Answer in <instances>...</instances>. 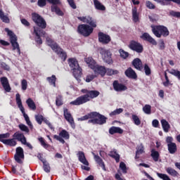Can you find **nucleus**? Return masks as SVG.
Wrapping results in <instances>:
<instances>
[{"label": "nucleus", "instance_id": "obj_63", "mask_svg": "<svg viewBox=\"0 0 180 180\" xmlns=\"http://www.w3.org/2000/svg\"><path fill=\"white\" fill-rule=\"evenodd\" d=\"M144 153V146H141L136 150V155H139V154H143Z\"/></svg>", "mask_w": 180, "mask_h": 180}, {"label": "nucleus", "instance_id": "obj_52", "mask_svg": "<svg viewBox=\"0 0 180 180\" xmlns=\"http://www.w3.org/2000/svg\"><path fill=\"white\" fill-rule=\"evenodd\" d=\"M43 168H44V171L45 172H46L47 174H49V172H50V165L49 164V162H44L43 163Z\"/></svg>", "mask_w": 180, "mask_h": 180}, {"label": "nucleus", "instance_id": "obj_33", "mask_svg": "<svg viewBox=\"0 0 180 180\" xmlns=\"http://www.w3.org/2000/svg\"><path fill=\"white\" fill-rule=\"evenodd\" d=\"M167 150L169 154H175V153H176L178 150L176 147V143H173L167 144Z\"/></svg>", "mask_w": 180, "mask_h": 180}, {"label": "nucleus", "instance_id": "obj_62", "mask_svg": "<svg viewBox=\"0 0 180 180\" xmlns=\"http://www.w3.org/2000/svg\"><path fill=\"white\" fill-rule=\"evenodd\" d=\"M0 65H1V68H4L6 71H9V70H11V68L9 67V65H8L4 62H1L0 63Z\"/></svg>", "mask_w": 180, "mask_h": 180}, {"label": "nucleus", "instance_id": "obj_18", "mask_svg": "<svg viewBox=\"0 0 180 180\" xmlns=\"http://www.w3.org/2000/svg\"><path fill=\"white\" fill-rule=\"evenodd\" d=\"M92 155H94V158L96 164L99 165L102 168L103 171H106V166L105 165V162H103V160L99 157L98 155L95 154V153L91 152Z\"/></svg>", "mask_w": 180, "mask_h": 180}, {"label": "nucleus", "instance_id": "obj_45", "mask_svg": "<svg viewBox=\"0 0 180 180\" xmlns=\"http://www.w3.org/2000/svg\"><path fill=\"white\" fill-rule=\"evenodd\" d=\"M34 32L36 35L35 41L37 43V44H43V40H41V37H40V34H39L37 30H34Z\"/></svg>", "mask_w": 180, "mask_h": 180}, {"label": "nucleus", "instance_id": "obj_2", "mask_svg": "<svg viewBox=\"0 0 180 180\" xmlns=\"http://www.w3.org/2000/svg\"><path fill=\"white\" fill-rule=\"evenodd\" d=\"M78 120L80 122L88 120L89 124L91 123V124H99L100 126H102V124H105L106 123L108 117L98 112H91L79 118Z\"/></svg>", "mask_w": 180, "mask_h": 180}, {"label": "nucleus", "instance_id": "obj_58", "mask_svg": "<svg viewBox=\"0 0 180 180\" xmlns=\"http://www.w3.org/2000/svg\"><path fill=\"white\" fill-rule=\"evenodd\" d=\"M21 88L22 91H26L27 89V80L22 79L21 82Z\"/></svg>", "mask_w": 180, "mask_h": 180}, {"label": "nucleus", "instance_id": "obj_39", "mask_svg": "<svg viewBox=\"0 0 180 180\" xmlns=\"http://www.w3.org/2000/svg\"><path fill=\"white\" fill-rule=\"evenodd\" d=\"M84 61L88 64L89 67H90L91 70L94 68L95 64H96V62H95V60H94L92 57L84 58Z\"/></svg>", "mask_w": 180, "mask_h": 180}, {"label": "nucleus", "instance_id": "obj_36", "mask_svg": "<svg viewBox=\"0 0 180 180\" xmlns=\"http://www.w3.org/2000/svg\"><path fill=\"white\" fill-rule=\"evenodd\" d=\"M139 12H137V7L135 6L132 8V19L135 23H137V22H139Z\"/></svg>", "mask_w": 180, "mask_h": 180}, {"label": "nucleus", "instance_id": "obj_13", "mask_svg": "<svg viewBox=\"0 0 180 180\" xmlns=\"http://www.w3.org/2000/svg\"><path fill=\"white\" fill-rule=\"evenodd\" d=\"M98 41L101 43V44H109L110 43L112 39L110 36L102 32H98Z\"/></svg>", "mask_w": 180, "mask_h": 180}, {"label": "nucleus", "instance_id": "obj_9", "mask_svg": "<svg viewBox=\"0 0 180 180\" xmlns=\"http://www.w3.org/2000/svg\"><path fill=\"white\" fill-rule=\"evenodd\" d=\"M100 54H101L103 60L107 64H113V59H112V52L109 50H106L103 48L98 49Z\"/></svg>", "mask_w": 180, "mask_h": 180}, {"label": "nucleus", "instance_id": "obj_27", "mask_svg": "<svg viewBox=\"0 0 180 180\" xmlns=\"http://www.w3.org/2000/svg\"><path fill=\"white\" fill-rule=\"evenodd\" d=\"M46 42L48 46L53 49V51H56L60 46L57 44L54 40L51 39V38H46Z\"/></svg>", "mask_w": 180, "mask_h": 180}, {"label": "nucleus", "instance_id": "obj_29", "mask_svg": "<svg viewBox=\"0 0 180 180\" xmlns=\"http://www.w3.org/2000/svg\"><path fill=\"white\" fill-rule=\"evenodd\" d=\"M160 123L162 124L163 131H165V133H168V131H169V129H171V125H169L168 121L165 119H162L161 120Z\"/></svg>", "mask_w": 180, "mask_h": 180}, {"label": "nucleus", "instance_id": "obj_38", "mask_svg": "<svg viewBox=\"0 0 180 180\" xmlns=\"http://www.w3.org/2000/svg\"><path fill=\"white\" fill-rule=\"evenodd\" d=\"M46 81H48L49 85L56 88V82H57V77L56 75H53L51 77H46Z\"/></svg>", "mask_w": 180, "mask_h": 180}, {"label": "nucleus", "instance_id": "obj_57", "mask_svg": "<svg viewBox=\"0 0 180 180\" xmlns=\"http://www.w3.org/2000/svg\"><path fill=\"white\" fill-rule=\"evenodd\" d=\"M96 78V75H89L86 77V82H91V81H94Z\"/></svg>", "mask_w": 180, "mask_h": 180}, {"label": "nucleus", "instance_id": "obj_10", "mask_svg": "<svg viewBox=\"0 0 180 180\" xmlns=\"http://www.w3.org/2000/svg\"><path fill=\"white\" fill-rule=\"evenodd\" d=\"M128 47L130 49V50H132V51L138 53V54H141V53L144 51V47L140 42L137 41H130Z\"/></svg>", "mask_w": 180, "mask_h": 180}, {"label": "nucleus", "instance_id": "obj_43", "mask_svg": "<svg viewBox=\"0 0 180 180\" xmlns=\"http://www.w3.org/2000/svg\"><path fill=\"white\" fill-rule=\"evenodd\" d=\"M18 127L21 131H24V133L26 134H28L29 131H30L29 127H27V126H26L25 124H20Z\"/></svg>", "mask_w": 180, "mask_h": 180}, {"label": "nucleus", "instance_id": "obj_55", "mask_svg": "<svg viewBox=\"0 0 180 180\" xmlns=\"http://www.w3.org/2000/svg\"><path fill=\"white\" fill-rule=\"evenodd\" d=\"M37 5L39 8H44L47 5V0H38Z\"/></svg>", "mask_w": 180, "mask_h": 180}, {"label": "nucleus", "instance_id": "obj_6", "mask_svg": "<svg viewBox=\"0 0 180 180\" xmlns=\"http://www.w3.org/2000/svg\"><path fill=\"white\" fill-rule=\"evenodd\" d=\"M15 101L20 110L21 111V112L24 116V118L27 124L30 127H33V124H32V122H30V118H29V115H27V114H26V112H25V108L23 107V104H22V99L20 98V94H17L15 95Z\"/></svg>", "mask_w": 180, "mask_h": 180}, {"label": "nucleus", "instance_id": "obj_44", "mask_svg": "<svg viewBox=\"0 0 180 180\" xmlns=\"http://www.w3.org/2000/svg\"><path fill=\"white\" fill-rule=\"evenodd\" d=\"M35 120L38 124H41L43 123V120L44 117L41 114H37L34 116Z\"/></svg>", "mask_w": 180, "mask_h": 180}, {"label": "nucleus", "instance_id": "obj_34", "mask_svg": "<svg viewBox=\"0 0 180 180\" xmlns=\"http://www.w3.org/2000/svg\"><path fill=\"white\" fill-rule=\"evenodd\" d=\"M51 12H55V13H56L58 16H64V13L63 12V11H61L60 8H59V7L57 6V5L51 6Z\"/></svg>", "mask_w": 180, "mask_h": 180}, {"label": "nucleus", "instance_id": "obj_53", "mask_svg": "<svg viewBox=\"0 0 180 180\" xmlns=\"http://www.w3.org/2000/svg\"><path fill=\"white\" fill-rule=\"evenodd\" d=\"M143 70L145 71L146 75H151V68H150V66H148V64L144 65Z\"/></svg>", "mask_w": 180, "mask_h": 180}, {"label": "nucleus", "instance_id": "obj_61", "mask_svg": "<svg viewBox=\"0 0 180 180\" xmlns=\"http://www.w3.org/2000/svg\"><path fill=\"white\" fill-rule=\"evenodd\" d=\"M34 30H37V32H38L39 36H42V37L46 36V31H44L39 27L34 28Z\"/></svg>", "mask_w": 180, "mask_h": 180}, {"label": "nucleus", "instance_id": "obj_32", "mask_svg": "<svg viewBox=\"0 0 180 180\" xmlns=\"http://www.w3.org/2000/svg\"><path fill=\"white\" fill-rule=\"evenodd\" d=\"M38 141H39L41 146L44 147V148H45L46 150H49V151L51 150V146L46 143V140H44L43 137L38 138Z\"/></svg>", "mask_w": 180, "mask_h": 180}, {"label": "nucleus", "instance_id": "obj_23", "mask_svg": "<svg viewBox=\"0 0 180 180\" xmlns=\"http://www.w3.org/2000/svg\"><path fill=\"white\" fill-rule=\"evenodd\" d=\"M55 53L61 58L62 61H65L67 60V52L65 51L63 48L58 46V48L55 51Z\"/></svg>", "mask_w": 180, "mask_h": 180}, {"label": "nucleus", "instance_id": "obj_5", "mask_svg": "<svg viewBox=\"0 0 180 180\" xmlns=\"http://www.w3.org/2000/svg\"><path fill=\"white\" fill-rule=\"evenodd\" d=\"M68 64L73 71L75 78H76V79L81 78V76L82 75V68L79 67L78 60H77L76 58H70L68 59Z\"/></svg>", "mask_w": 180, "mask_h": 180}, {"label": "nucleus", "instance_id": "obj_26", "mask_svg": "<svg viewBox=\"0 0 180 180\" xmlns=\"http://www.w3.org/2000/svg\"><path fill=\"white\" fill-rule=\"evenodd\" d=\"M78 159H79V161L82 162V164H84V165H86V167L89 165V162L86 160V158H85V153H84V152L82 151L78 152Z\"/></svg>", "mask_w": 180, "mask_h": 180}, {"label": "nucleus", "instance_id": "obj_12", "mask_svg": "<svg viewBox=\"0 0 180 180\" xmlns=\"http://www.w3.org/2000/svg\"><path fill=\"white\" fill-rule=\"evenodd\" d=\"M53 139L58 140V141H60L62 144H64L65 143L64 139L68 140V139H70V134H68V131H65V129H63L59 133V136L54 135Z\"/></svg>", "mask_w": 180, "mask_h": 180}, {"label": "nucleus", "instance_id": "obj_21", "mask_svg": "<svg viewBox=\"0 0 180 180\" xmlns=\"http://www.w3.org/2000/svg\"><path fill=\"white\" fill-rule=\"evenodd\" d=\"M124 75L127 78H130L131 79H137V73H136V71H134L131 68H128L125 70Z\"/></svg>", "mask_w": 180, "mask_h": 180}, {"label": "nucleus", "instance_id": "obj_16", "mask_svg": "<svg viewBox=\"0 0 180 180\" xmlns=\"http://www.w3.org/2000/svg\"><path fill=\"white\" fill-rule=\"evenodd\" d=\"M0 82L6 92H11V91H12V88L11 87V84H9V80L8 79V77H1Z\"/></svg>", "mask_w": 180, "mask_h": 180}, {"label": "nucleus", "instance_id": "obj_49", "mask_svg": "<svg viewBox=\"0 0 180 180\" xmlns=\"http://www.w3.org/2000/svg\"><path fill=\"white\" fill-rule=\"evenodd\" d=\"M156 175H158V178H160V179L162 180H171V178L166 174H162V173H156Z\"/></svg>", "mask_w": 180, "mask_h": 180}, {"label": "nucleus", "instance_id": "obj_7", "mask_svg": "<svg viewBox=\"0 0 180 180\" xmlns=\"http://www.w3.org/2000/svg\"><path fill=\"white\" fill-rule=\"evenodd\" d=\"M32 19L37 26L41 27V29H46V27H47V22H46L44 18H43L39 13H32Z\"/></svg>", "mask_w": 180, "mask_h": 180}, {"label": "nucleus", "instance_id": "obj_15", "mask_svg": "<svg viewBox=\"0 0 180 180\" xmlns=\"http://www.w3.org/2000/svg\"><path fill=\"white\" fill-rule=\"evenodd\" d=\"M112 86L116 92H123V91H127V86L122 83H119V81L117 80H115L113 82Z\"/></svg>", "mask_w": 180, "mask_h": 180}, {"label": "nucleus", "instance_id": "obj_42", "mask_svg": "<svg viewBox=\"0 0 180 180\" xmlns=\"http://www.w3.org/2000/svg\"><path fill=\"white\" fill-rule=\"evenodd\" d=\"M0 19L4 22V23H9L10 20L9 18L4 13V11L0 12Z\"/></svg>", "mask_w": 180, "mask_h": 180}, {"label": "nucleus", "instance_id": "obj_60", "mask_svg": "<svg viewBox=\"0 0 180 180\" xmlns=\"http://www.w3.org/2000/svg\"><path fill=\"white\" fill-rule=\"evenodd\" d=\"M146 6L148 9H154L155 8V5H154L151 1H146Z\"/></svg>", "mask_w": 180, "mask_h": 180}, {"label": "nucleus", "instance_id": "obj_50", "mask_svg": "<svg viewBox=\"0 0 180 180\" xmlns=\"http://www.w3.org/2000/svg\"><path fill=\"white\" fill-rule=\"evenodd\" d=\"M143 110L146 115H151V105L148 104L145 105L143 108Z\"/></svg>", "mask_w": 180, "mask_h": 180}, {"label": "nucleus", "instance_id": "obj_56", "mask_svg": "<svg viewBox=\"0 0 180 180\" xmlns=\"http://www.w3.org/2000/svg\"><path fill=\"white\" fill-rule=\"evenodd\" d=\"M56 106H61L63 105V98L61 96H58L56 98Z\"/></svg>", "mask_w": 180, "mask_h": 180}, {"label": "nucleus", "instance_id": "obj_37", "mask_svg": "<svg viewBox=\"0 0 180 180\" xmlns=\"http://www.w3.org/2000/svg\"><path fill=\"white\" fill-rule=\"evenodd\" d=\"M26 103L30 109H31L32 110H36V103H34L33 99L29 98L28 99L26 100Z\"/></svg>", "mask_w": 180, "mask_h": 180}, {"label": "nucleus", "instance_id": "obj_46", "mask_svg": "<svg viewBox=\"0 0 180 180\" xmlns=\"http://www.w3.org/2000/svg\"><path fill=\"white\" fill-rule=\"evenodd\" d=\"M120 113H123V108H117L114 111H112L110 113V116L112 117L113 116H117V115H120Z\"/></svg>", "mask_w": 180, "mask_h": 180}, {"label": "nucleus", "instance_id": "obj_25", "mask_svg": "<svg viewBox=\"0 0 180 180\" xmlns=\"http://www.w3.org/2000/svg\"><path fill=\"white\" fill-rule=\"evenodd\" d=\"M109 133L111 134V135H113V134H123L124 133V130L119 127H115V126H112L111 127L110 129H109Z\"/></svg>", "mask_w": 180, "mask_h": 180}, {"label": "nucleus", "instance_id": "obj_8", "mask_svg": "<svg viewBox=\"0 0 180 180\" xmlns=\"http://www.w3.org/2000/svg\"><path fill=\"white\" fill-rule=\"evenodd\" d=\"M11 137V134L7 132L6 134H0V141L5 144L6 146H9L10 147H15L18 143L15 139L13 137V139H9Z\"/></svg>", "mask_w": 180, "mask_h": 180}, {"label": "nucleus", "instance_id": "obj_40", "mask_svg": "<svg viewBox=\"0 0 180 180\" xmlns=\"http://www.w3.org/2000/svg\"><path fill=\"white\" fill-rule=\"evenodd\" d=\"M151 157L153 160V161H155V162H157L160 158V153H158V151L155 150L154 149H153L151 150Z\"/></svg>", "mask_w": 180, "mask_h": 180}, {"label": "nucleus", "instance_id": "obj_30", "mask_svg": "<svg viewBox=\"0 0 180 180\" xmlns=\"http://www.w3.org/2000/svg\"><path fill=\"white\" fill-rule=\"evenodd\" d=\"M165 171L169 175H170V176H173L174 178H177V176H179V173H178L176 170L171 167H167Z\"/></svg>", "mask_w": 180, "mask_h": 180}, {"label": "nucleus", "instance_id": "obj_19", "mask_svg": "<svg viewBox=\"0 0 180 180\" xmlns=\"http://www.w3.org/2000/svg\"><path fill=\"white\" fill-rule=\"evenodd\" d=\"M64 117L65 119L71 124L72 127H75V122H74V118L72 117V115H71V113L68 112V109L65 108L64 109Z\"/></svg>", "mask_w": 180, "mask_h": 180}, {"label": "nucleus", "instance_id": "obj_64", "mask_svg": "<svg viewBox=\"0 0 180 180\" xmlns=\"http://www.w3.org/2000/svg\"><path fill=\"white\" fill-rule=\"evenodd\" d=\"M159 49L162 51L165 50V42H164V39L160 41Z\"/></svg>", "mask_w": 180, "mask_h": 180}, {"label": "nucleus", "instance_id": "obj_54", "mask_svg": "<svg viewBox=\"0 0 180 180\" xmlns=\"http://www.w3.org/2000/svg\"><path fill=\"white\" fill-rule=\"evenodd\" d=\"M169 15L173 16V18H180V12L172 10V11H169Z\"/></svg>", "mask_w": 180, "mask_h": 180}, {"label": "nucleus", "instance_id": "obj_14", "mask_svg": "<svg viewBox=\"0 0 180 180\" xmlns=\"http://www.w3.org/2000/svg\"><path fill=\"white\" fill-rule=\"evenodd\" d=\"M91 70H94V73L97 74V75H101V77L106 75V68L105 66L95 65Z\"/></svg>", "mask_w": 180, "mask_h": 180}, {"label": "nucleus", "instance_id": "obj_24", "mask_svg": "<svg viewBox=\"0 0 180 180\" xmlns=\"http://www.w3.org/2000/svg\"><path fill=\"white\" fill-rule=\"evenodd\" d=\"M13 50H17L18 54H20V48L19 47V44L18 43V37H13L10 40Z\"/></svg>", "mask_w": 180, "mask_h": 180}, {"label": "nucleus", "instance_id": "obj_4", "mask_svg": "<svg viewBox=\"0 0 180 180\" xmlns=\"http://www.w3.org/2000/svg\"><path fill=\"white\" fill-rule=\"evenodd\" d=\"M152 33L158 37L160 39V37H168L169 36V30L168 28L164 25H151Z\"/></svg>", "mask_w": 180, "mask_h": 180}, {"label": "nucleus", "instance_id": "obj_22", "mask_svg": "<svg viewBox=\"0 0 180 180\" xmlns=\"http://www.w3.org/2000/svg\"><path fill=\"white\" fill-rule=\"evenodd\" d=\"M14 140H18V141H20V143H26V136L25 134L20 131H16L13 135Z\"/></svg>", "mask_w": 180, "mask_h": 180}, {"label": "nucleus", "instance_id": "obj_20", "mask_svg": "<svg viewBox=\"0 0 180 180\" xmlns=\"http://www.w3.org/2000/svg\"><path fill=\"white\" fill-rule=\"evenodd\" d=\"M131 64L133 67L138 71H143V62L141 61V59L136 58L134 59L131 62Z\"/></svg>", "mask_w": 180, "mask_h": 180}, {"label": "nucleus", "instance_id": "obj_3", "mask_svg": "<svg viewBox=\"0 0 180 180\" xmlns=\"http://www.w3.org/2000/svg\"><path fill=\"white\" fill-rule=\"evenodd\" d=\"M100 92L96 90H91L89 91V94H84L77 98L75 101L70 102V105H74L75 106H79V105H84L86 102H89L91 99L98 98L100 95ZM91 98V99L89 98Z\"/></svg>", "mask_w": 180, "mask_h": 180}, {"label": "nucleus", "instance_id": "obj_59", "mask_svg": "<svg viewBox=\"0 0 180 180\" xmlns=\"http://www.w3.org/2000/svg\"><path fill=\"white\" fill-rule=\"evenodd\" d=\"M120 168H121L124 174H127V167H126V164H124V162H121L120 163Z\"/></svg>", "mask_w": 180, "mask_h": 180}, {"label": "nucleus", "instance_id": "obj_48", "mask_svg": "<svg viewBox=\"0 0 180 180\" xmlns=\"http://www.w3.org/2000/svg\"><path fill=\"white\" fill-rule=\"evenodd\" d=\"M169 74L172 75H174V77H176L179 79H180V71L175 69H172L170 72H169Z\"/></svg>", "mask_w": 180, "mask_h": 180}, {"label": "nucleus", "instance_id": "obj_11", "mask_svg": "<svg viewBox=\"0 0 180 180\" xmlns=\"http://www.w3.org/2000/svg\"><path fill=\"white\" fill-rule=\"evenodd\" d=\"M14 159L18 164H23V161L22 160H25V153L22 147H18L16 148Z\"/></svg>", "mask_w": 180, "mask_h": 180}, {"label": "nucleus", "instance_id": "obj_51", "mask_svg": "<svg viewBox=\"0 0 180 180\" xmlns=\"http://www.w3.org/2000/svg\"><path fill=\"white\" fill-rule=\"evenodd\" d=\"M48 4H51L52 6H56L57 5H61L60 0H47Z\"/></svg>", "mask_w": 180, "mask_h": 180}, {"label": "nucleus", "instance_id": "obj_35", "mask_svg": "<svg viewBox=\"0 0 180 180\" xmlns=\"http://www.w3.org/2000/svg\"><path fill=\"white\" fill-rule=\"evenodd\" d=\"M109 157H111V158H114L116 162H120V155L117 153L116 150H111L110 153L108 154Z\"/></svg>", "mask_w": 180, "mask_h": 180}, {"label": "nucleus", "instance_id": "obj_1", "mask_svg": "<svg viewBox=\"0 0 180 180\" xmlns=\"http://www.w3.org/2000/svg\"><path fill=\"white\" fill-rule=\"evenodd\" d=\"M77 19L86 24H80L77 27V32L79 34L84 36V37H89L94 33V29L96 27V19L92 18L91 15H86L82 17H77Z\"/></svg>", "mask_w": 180, "mask_h": 180}, {"label": "nucleus", "instance_id": "obj_28", "mask_svg": "<svg viewBox=\"0 0 180 180\" xmlns=\"http://www.w3.org/2000/svg\"><path fill=\"white\" fill-rule=\"evenodd\" d=\"M95 9L97 11H106V7L98 0H93Z\"/></svg>", "mask_w": 180, "mask_h": 180}, {"label": "nucleus", "instance_id": "obj_41", "mask_svg": "<svg viewBox=\"0 0 180 180\" xmlns=\"http://www.w3.org/2000/svg\"><path fill=\"white\" fill-rule=\"evenodd\" d=\"M131 119L136 126H140L141 124V120L136 115L133 114Z\"/></svg>", "mask_w": 180, "mask_h": 180}, {"label": "nucleus", "instance_id": "obj_17", "mask_svg": "<svg viewBox=\"0 0 180 180\" xmlns=\"http://www.w3.org/2000/svg\"><path fill=\"white\" fill-rule=\"evenodd\" d=\"M141 39L142 40H144L145 41H148V43H150V44H153V46H157V41L154 39L152 37L150 36V34L148 32L143 33L141 37Z\"/></svg>", "mask_w": 180, "mask_h": 180}, {"label": "nucleus", "instance_id": "obj_31", "mask_svg": "<svg viewBox=\"0 0 180 180\" xmlns=\"http://www.w3.org/2000/svg\"><path fill=\"white\" fill-rule=\"evenodd\" d=\"M155 2H158V4H160L162 6H165L168 5L167 2H174L177 5H180V0H153Z\"/></svg>", "mask_w": 180, "mask_h": 180}, {"label": "nucleus", "instance_id": "obj_47", "mask_svg": "<svg viewBox=\"0 0 180 180\" xmlns=\"http://www.w3.org/2000/svg\"><path fill=\"white\" fill-rule=\"evenodd\" d=\"M119 53H120V56L122 58H124V60H126V58H127V57H129V54L128 52H126V51L120 49L119 50Z\"/></svg>", "mask_w": 180, "mask_h": 180}]
</instances>
